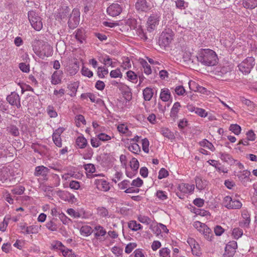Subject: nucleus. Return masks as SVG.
<instances>
[{"instance_id":"1","label":"nucleus","mask_w":257,"mask_h":257,"mask_svg":"<svg viewBox=\"0 0 257 257\" xmlns=\"http://www.w3.org/2000/svg\"><path fill=\"white\" fill-rule=\"evenodd\" d=\"M197 59L198 62L207 66H214L218 60L216 53L209 49H201L198 53Z\"/></svg>"},{"instance_id":"2","label":"nucleus","mask_w":257,"mask_h":257,"mask_svg":"<svg viewBox=\"0 0 257 257\" xmlns=\"http://www.w3.org/2000/svg\"><path fill=\"white\" fill-rule=\"evenodd\" d=\"M33 50L39 57L51 56L53 53V48L50 45L43 40L35 39L32 42Z\"/></svg>"},{"instance_id":"3","label":"nucleus","mask_w":257,"mask_h":257,"mask_svg":"<svg viewBox=\"0 0 257 257\" xmlns=\"http://www.w3.org/2000/svg\"><path fill=\"white\" fill-rule=\"evenodd\" d=\"M160 17L161 14L159 11L152 12L147 22V30L148 32L151 33L156 29L157 26L159 24Z\"/></svg>"},{"instance_id":"4","label":"nucleus","mask_w":257,"mask_h":257,"mask_svg":"<svg viewBox=\"0 0 257 257\" xmlns=\"http://www.w3.org/2000/svg\"><path fill=\"white\" fill-rule=\"evenodd\" d=\"M255 59L252 57H248L238 65L239 70L242 74H249L255 65Z\"/></svg>"},{"instance_id":"5","label":"nucleus","mask_w":257,"mask_h":257,"mask_svg":"<svg viewBox=\"0 0 257 257\" xmlns=\"http://www.w3.org/2000/svg\"><path fill=\"white\" fill-rule=\"evenodd\" d=\"M28 18L32 26L36 31H40L43 27L41 19L38 14L33 11H31L28 14Z\"/></svg>"},{"instance_id":"6","label":"nucleus","mask_w":257,"mask_h":257,"mask_svg":"<svg viewBox=\"0 0 257 257\" xmlns=\"http://www.w3.org/2000/svg\"><path fill=\"white\" fill-rule=\"evenodd\" d=\"M80 21V13L78 9H74L73 10L69 17L68 25L70 29H74L76 28Z\"/></svg>"},{"instance_id":"7","label":"nucleus","mask_w":257,"mask_h":257,"mask_svg":"<svg viewBox=\"0 0 257 257\" xmlns=\"http://www.w3.org/2000/svg\"><path fill=\"white\" fill-rule=\"evenodd\" d=\"M237 247V242L235 241H229L226 245L223 257H233Z\"/></svg>"},{"instance_id":"8","label":"nucleus","mask_w":257,"mask_h":257,"mask_svg":"<svg viewBox=\"0 0 257 257\" xmlns=\"http://www.w3.org/2000/svg\"><path fill=\"white\" fill-rule=\"evenodd\" d=\"M14 151L15 149L13 147L11 146H6L0 144V158L13 157Z\"/></svg>"},{"instance_id":"9","label":"nucleus","mask_w":257,"mask_h":257,"mask_svg":"<svg viewBox=\"0 0 257 257\" xmlns=\"http://www.w3.org/2000/svg\"><path fill=\"white\" fill-rule=\"evenodd\" d=\"M135 8L139 12H147L151 9V6L147 0H137Z\"/></svg>"},{"instance_id":"10","label":"nucleus","mask_w":257,"mask_h":257,"mask_svg":"<svg viewBox=\"0 0 257 257\" xmlns=\"http://www.w3.org/2000/svg\"><path fill=\"white\" fill-rule=\"evenodd\" d=\"M7 100L11 105L16 106L18 108L21 107L20 97L16 92H11L7 96Z\"/></svg>"},{"instance_id":"11","label":"nucleus","mask_w":257,"mask_h":257,"mask_svg":"<svg viewBox=\"0 0 257 257\" xmlns=\"http://www.w3.org/2000/svg\"><path fill=\"white\" fill-rule=\"evenodd\" d=\"M122 6L117 3H113L107 9L108 15L111 17L118 16L122 12Z\"/></svg>"},{"instance_id":"12","label":"nucleus","mask_w":257,"mask_h":257,"mask_svg":"<svg viewBox=\"0 0 257 257\" xmlns=\"http://www.w3.org/2000/svg\"><path fill=\"white\" fill-rule=\"evenodd\" d=\"M67 70L70 75H75L79 70L78 62L75 59L71 60L67 66Z\"/></svg>"},{"instance_id":"13","label":"nucleus","mask_w":257,"mask_h":257,"mask_svg":"<svg viewBox=\"0 0 257 257\" xmlns=\"http://www.w3.org/2000/svg\"><path fill=\"white\" fill-rule=\"evenodd\" d=\"M188 242L191 246L192 253L197 256H200L201 255V252L199 244L192 238L189 239Z\"/></svg>"},{"instance_id":"14","label":"nucleus","mask_w":257,"mask_h":257,"mask_svg":"<svg viewBox=\"0 0 257 257\" xmlns=\"http://www.w3.org/2000/svg\"><path fill=\"white\" fill-rule=\"evenodd\" d=\"M172 40L173 38L169 34L163 33L159 39L160 45L164 47L167 46Z\"/></svg>"},{"instance_id":"15","label":"nucleus","mask_w":257,"mask_h":257,"mask_svg":"<svg viewBox=\"0 0 257 257\" xmlns=\"http://www.w3.org/2000/svg\"><path fill=\"white\" fill-rule=\"evenodd\" d=\"M73 36L80 43H82L86 38L85 30L82 28L78 29L73 34Z\"/></svg>"},{"instance_id":"16","label":"nucleus","mask_w":257,"mask_h":257,"mask_svg":"<svg viewBox=\"0 0 257 257\" xmlns=\"http://www.w3.org/2000/svg\"><path fill=\"white\" fill-rule=\"evenodd\" d=\"M250 175V172L245 170H243V171L239 172L236 176H237L239 181H240L242 183H244L250 180L249 177Z\"/></svg>"},{"instance_id":"17","label":"nucleus","mask_w":257,"mask_h":257,"mask_svg":"<svg viewBox=\"0 0 257 257\" xmlns=\"http://www.w3.org/2000/svg\"><path fill=\"white\" fill-rule=\"evenodd\" d=\"M231 71V69L229 66H223L217 68L216 74L218 76L223 77L230 74Z\"/></svg>"},{"instance_id":"18","label":"nucleus","mask_w":257,"mask_h":257,"mask_svg":"<svg viewBox=\"0 0 257 257\" xmlns=\"http://www.w3.org/2000/svg\"><path fill=\"white\" fill-rule=\"evenodd\" d=\"M49 169L44 166H37L35 168L34 175L36 176H42L46 177L48 175Z\"/></svg>"},{"instance_id":"19","label":"nucleus","mask_w":257,"mask_h":257,"mask_svg":"<svg viewBox=\"0 0 257 257\" xmlns=\"http://www.w3.org/2000/svg\"><path fill=\"white\" fill-rule=\"evenodd\" d=\"M178 189L181 192L184 193H191L194 190V185L193 184L182 183L179 185Z\"/></svg>"},{"instance_id":"20","label":"nucleus","mask_w":257,"mask_h":257,"mask_svg":"<svg viewBox=\"0 0 257 257\" xmlns=\"http://www.w3.org/2000/svg\"><path fill=\"white\" fill-rule=\"evenodd\" d=\"M78 83L77 82H74L68 85L67 87V94L71 97L74 96L76 93Z\"/></svg>"},{"instance_id":"21","label":"nucleus","mask_w":257,"mask_h":257,"mask_svg":"<svg viewBox=\"0 0 257 257\" xmlns=\"http://www.w3.org/2000/svg\"><path fill=\"white\" fill-rule=\"evenodd\" d=\"M51 214L53 216L58 217L64 223V214L59 208H54L51 209Z\"/></svg>"},{"instance_id":"22","label":"nucleus","mask_w":257,"mask_h":257,"mask_svg":"<svg viewBox=\"0 0 257 257\" xmlns=\"http://www.w3.org/2000/svg\"><path fill=\"white\" fill-rule=\"evenodd\" d=\"M95 184L98 189L103 191H107L109 189V184L105 181L98 180L96 181Z\"/></svg>"},{"instance_id":"23","label":"nucleus","mask_w":257,"mask_h":257,"mask_svg":"<svg viewBox=\"0 0 257 257\" xmlns=\"http://www.w3.org/2000/svg\"><path fill=\"white\" fill-rule=\"evenodd\" d=\"M61 130H57L53 135V140L55 145L61 147L62 146V140L60 138V133H62Z\"/></svg>"},{"instance_id":"24","label":"nucleus","mask_w":257,"mask_h":257,"mask_svg":"<svg viewBox=\"0 0 257 257\" xmlns=\"http://www.w3.org/2000/svg\"><path fill=\"white\" fill-rule=\"evenodd\" d=\"M195 183L196 188L199 190L204 189L207 185L206 180H202V178L199 177L195 178Z\"/></svg>"},{"instance_id":"25","label":"nucleus","mask_w":257,"mask_h":257,"mask_svg":"<svg viewBox=\"0 0 257 257\" xmlns=\"http://www.w3.org/2000/svg\"><path fill=\"white\" fill-rule=\"evenodd\" d=\"M160 97L163 101H168L171 97L170 90L168 88H163L161 89Z\"/></svg>"},{"instance_id":"26","label":"nucleus","mask_w":257,"mask_h":257,"mask_svg":"<svg viewBox=\"0 0 257 257\" xmlns=\"http://www.w3.org/2000/svg\"><path fill=\"white\" fill-rule=\"evenodd\" d=\"M180 107L181 105L180 103L178 102H175L172 108H171L170 112V116L173 118L174 119L176 118L178 116V113Z\"/></svg>"},{"instance_id":"27","label":"nucleus","mask_w":257,"mask_h":257,"mask_svg":"<svg viewBox=\"0 0 257 257\" xmlns=\"http://www.w3.org/2000/svg\"><path fill=\"white\" fill-rule=\"evenodd\" d=\"M63 77V74L59 71L55 72L52 76V83L54 84H57L61 82Z\"/></svg>"},{"instance_id":"28","label":"nucleus","mask_w":257,"mask_h":257,"mask_svg":"<svg viewBox=\"0 0 257 257\" xmlns=\"http://www.w3.org/2000/svg\"><path fill=\"white\" fill-rule=\"evenodd\" d=\"M219 154L220 155V159L224 162H227L230 164H232L234 162V160L230 155L222 152H220Z\"/></svg>"},{"instance_id":"29","label":"nucleus","mask_w":257,"mask_h":257,"mask_svg":"<svg viewBox=\"0 0 257 257\" xmlns=\"http://www.w3.org/2000/svg\"><path fill=\"white\" fill-rule=\"evenodd\" d=\"M10 177L9 169L3 167L0 170V180L4 182L8 180Z\"/></svg>"},{"instance_id":"30","label":"nucleus","mask_w":257,"mask_h":257,"mask_svg":"<svg viewBox=\"0 0 257 257\" xmlns=\"http://www.w3.org/2000/svg\"><path fill=\"white\" fill-rule=\"evenodd\" d=\"M242 5L246 9H253L257 7V0H243Z\"/></svg>"},{"instance_id":"31","label":"nucleus","mask_w":257,"mask_h":257,"mask_svg":"<svg viewBox=\"0 0 257 257\" xmlns=\"http://www.w3.org/2000/svg\"><path fill=\"white\" fill-rule=\"evenodd\" d=\"M144 98L146 101H150L153 96V89L150 87H146L144 89L143 92Z\"/></svg>"},{"instance_id":"32","label":"nucleus","mask_w":257,"mask_h":257,"mask_svg":"<svg viewBox=\"0 0 257 257\" xmlns=\"http://www.w3.org/2000/svg\"><path fill=\"white\" fill-rule=\"evenodd\" d=\"M20 228L21 230V232L24 234H29L34 233V229L35 226L33 225L26 226L25 224H21L20 225Z\"/></svg>"},{"instance_id":"33","label":"nucleus","mask_w":257,"mask_h":257,"mask_svg":"<svg viewBox=\"0 0 257 257\" xmlns=\"http://www.w3.org/2000/svg\"><path fill=\"white\" fill-rule=\"evenodd\" d=\"M76 144L80 149H84L87 145V141L83 136H79L76 139Z\"/></svg>"},{"instance_id":"34","label":"nucleus","mask_w":257,"mask_h":257,"mask_svg":"<svg viewBox=\"0 0 257 257\" xmlns=\"http://www.w3.org/2000/svg\"><path fill=\"white\" fill-rule=\"evenodd\" d=\"M207 163H209L210 165L214 167L218 171H221L223 173H226L227 170H225L226 169L223 168L221 166H220L221 164L218 163V162L214 160H209L207 161Z\"/></svg>"},{"instance_id":"35","label":"nucleus","mask_w":257,"mask_h":257,"mask_svg":"<svg viewBox=\"0 0 257 257\" xmlns=\"http://www.w3.org/2000/svg\"><path fill=\"white\" fill-rule=\"evenodd\" d=\"M94 230L96 231L95 233V237L96 238H98V237L99 236H104L106 233V230L104 229V228L98 225H96L95 227H94Z\"/></svg>"},{"instance_id":"36","label":"nucleus","mask_w":257,"mask_h":257,"mask_svg":"<svg viewBox=\"0 0 257 257\" xmlns=\"http://www.w3.org/2000/svg\"><path fill=\"white\" fill-rule=\"evenodd\" d=\"M202 229L205 238L208 240H212V238L213 237V235L212 233L211 230L206 225L203 227Z\"/></svg>"},{"instance_id":"37","label":"nucleus","mask_w":257,"mask_h":257,"mask_svg":"<svg viewBox=\"0 0 257 257\" xmlns=\"http://www.w3.org/2000/svg\"><path fill=\"white\" fill-rule=\"evenodd\" d=\"M7 131L14 137H18L20 135L19 128L15 125H10L7 127Z\"/></svg>"},{"instance_id":"38","label":"nucleus","mask_w":257,"mask_h":257,"mask_svg":"<svg viewBox=\"0 0 257 257\" xmlns=\"http://www.w3.org/2000/svg\"><path fill=\"white\" fill-rule=\"evenodd\" d=\"M128 227L133 231H137L142 228V225L137 223L136 221L132 220L128 223Z\"/></svg>"},{"instance_id":"39","label":"nucleus","mask_w":257,"mask_h":257,"mask_svg":"<svg viewBox=\"0 0 257 257\" xmlns=\"http://www.w3.org/2000/svg\"><path fill=\"white\" fill-rule=\"evenodd\" d=\"M56 20L60 22H63L64 18V9L63 8L58 10V12L55 13Z\"/></svg>"},{"instance_id":"40","label":"nucleus","mask_w":257,"mask_h":257,"mask_svg":"<svg viewBox=\"0 0 257 257\" xmlns=\"http://www.w3.org/2000/svg\"><path fill=\"white\" fill-rule=\"evenodd\" d=\"M80 232L81 234H85L86 236H88L90 235L93 230L92 228L90 226L85 225L83 226L80 228Z\"/></svg>"},{"instance_id":"41","label":"nucleus","mask_w":257,"mask_h":257,"mask_svg":"<svg viewBox=\"0 0 257 257\" xmlns=\"http://www.w3.org/2000/svg\"><path fill=\"white\" fill-rule=\"evenodd\" d=\"M242 206V203L237 200L236 199H232V201L231 202V204L229 206V209H239Z\"/></svg>"},{"instance_id":"42","label":"nucleus","mask_w":257,"mask_h":257,"mask_svg":"<svg viewBox=\"0 0 257 257\" xmlns=\"http://www.w3.org/2000/svg\"><path fill=\"white\" fill-rule=\"evenodd\" d=\"M200 144L201 146L203 147H206L211 151L213 152L215 151V147L212 145V144L207 141L206 139L203 140L200 143Z\"/></svg>"},{"instance_id":"43","label":"nucleus","mask_w":257,"mask_h":257,"mask_svg":"<svg viewBox=\"0 0 257 257\" xmlns=\"http://www.w3.org/2000/svg\"><path fill=\"white\" fill-rule=\"evenodd\" d=\"M141 64L144 68V73L147 75H149L152 73L151 68L150 65L148 64L147 62L144 60L141 61Z\"/></svg>"},{"instance_id":"44","label":"nucleus","mask_w":257,"mask_h":257,"mask_svg":"<svg viewBox=\"0 0 257 257\" xmlns=\"http://www.w3.org/2000/svg\"><path fill=\"white\" fill-rule=\"evenodd\" d=\"M126 75L128 79L130 81L133 82V83H137L138 81V76L134 72L130 70L127 72Z\"/></svg>"},{"instance_id":"45","label":"nucleus","mask_w":257,"mask_h":257,"mask_svg":"<svg viewBox=\"0 0 257 257\" xmlns=\"http://www.w3.org/2000/svg\"><path fill=\"white\" fill-rule=\"evenodd\" d=\"M229 130L235 135H238L240 133L241 128V127L237 124H232L229 126Z\"/></svg>"},{"instance_id":"46","label":"nucleus","mask_w":257,"mask_h":257,"mask_svg":"<svg viewBox=\"0 0 257 257\" xmlns=\"http://www.w3.org/2000/svg\"><path fill=\"white\" fill-rule=\"evenodd\" d=\"M129 151L134 154H138L141 152V149L139 145L137 143H133L128 147Z\"/></svg>"},{"instance_id":"47","label":"nucleus","mask_w":257,"mask_h":257,"mask_svg":"<svg viewBox=\"0 0 257 257\" xmlns=\"http://www.w3.org/2000/svg\"><path fill=\"white\" fill-rule=\"evenodd\" d=\"M242 230L238 227L234 228L232 230V235L235 239H238L242 235Z\"/></svg>"},{"instance_id":"48","label":"nucleus","mask_w":257,"mask_h":257,"mask_svg":"<svg viewBox=\"0 0 257 257\" xmlns=\"http://www.w3.org/2000/svg\"><path fill=\"white\" fill-rule=\"evenodd\" d=\"M77 199L74 195L70 192L65 191V201H68L71 203H74L76 201Z\"/></svg>"},{"instance_id":"49","label":"nucleus","mask_w":257,"mask_h":257,"mask_svg":"<svg viewBox=\"0 0 257 257\" xmlns=\"http://www.w3.org/2000/svg\"><path fill=\"white\" fill-rule=\"evenodd\" d=\"M193 110L196 114H197L200 116L205 117L207 115V113L205 110L201 108L194 107Z\"/></svg>"},{"instance_id":"50","label":"nucleus","mask_w":257,"mask_h":257,"mask_svg":"<svg viewBox=\"0 0 257 257\" xmlns=\"http://www.w3.org/2000/svg\"><path fill=\"white\" fill-rule=\"evenodd\" d=\"M97 70V75L101 78L104 77L105 75L108 73V70L102 67H99Z\"/></svg>"},{"instance_id":"51","label":"nucleus","mask_w":257,"mask_h":257,"mask_svg":"<svg viewBox=\"0 0 257 257\" xmlns=\"http://www.w3.org/2000/svg\"><path fill=\"white\" fill-rule=\"evenodd\" d=\"M53 248L54 249H59L61 252L63 256H64V249H63V245L62 243L59 241H56L52 244Z\"/></svg>"},{"instance_id":"52","label":"nucleus","mask_w":257,"mask_h":257,"mask_svg":"<svg viewBox=\"0 0 257 257\" xmlns=\"http://www.w3.org/2000/svg\"><path fill=\"white\" fill-rule=\"evenodd\" d=\"M110 76L111 78H121L122 74L120 69L117 68L110 71Z\"/></svg>"},{"instance_id":"53","label":"nucleus","mask_w":257,"mask_h":257,"mask_svg":"<svg viewBox=\"0 0 257 257\" xmlns=\"http://www.w3.org/2000/svg\"><path fill=\"white\" fill-rule=\"evenodd\" d=\"M242 216L243 217L244 220L243 222H241V224H243V226H247L250 223V217L248 215V214L246 212H244L242 213Z\"/></svg>"},{"instance_id":"54","label":"nucleus","mask_w":257,"mask_h":257,"mask_svg":"<svg viewBox=\"0 0 257 257\" xmlns=\"http://www.w3.org/2000/svg\"><path fill=\"white\" fill-rule=\"evenodd\" d=\"M84 168L86 171L89 173H93L95 172V167L93 164H87L84 166Z\"/></svg>"},{"instance_id":"55","label":"nucleus","mask_w":257,"mask_h":257,"mask_svg":"<svg viewBox=\"0 0 257 257\" xmlns=\"http://www.w3.org/2000/svg\"><path fill=\"white\" fill-rule=\"evenodd\" d=\"M81 73L83 76H87L89 78L93 76V72L88 68L83 66L81 69Z\"/></svg>"},{"instance_id":"56","label":"nucleus","mask_w":257,"mask_h":257,"mask_svg":"<svg viewBox=\"0 0 257 257\" xmlns=\"http://www.w3.org/2000/svg\"><path fill=\"white\" fill-rule=\"evenodd\" d=\"M143 150L148 153L149 152V142L148 139L145 138L142 140Z\"/></svg>"},{"instance_id":"57","label":"nucleus","mask_w":257,"mask_h":257,"mask_svg":"<svg viewBox=\"0 0 257 257\" xmlns=\"http://www.w3.org/2000/svg\"><path fill=\"white\" fill-rule=\"evenodd\" d=\"M159 254L162 257H170V250L167 247L162 248L160 250Z\"/></svg>"},{"instance_id":"58","label":"nucleus","mask_w":257,"mask_h":257,"mask_svg":"<svg viewBox=\"0 0 257 257\" xmlns=\"http://www.w3.org/2000/svg\"><path fill=\"white\" fill-rule=\"evenodd\" d=\"M67 212L70 216L74 218H79L81 217V215L79 212L75 211L72 208L68 209Z\"/></svg>"},{"instance_id":"59","label":"nucleus","mask_w":257,"mask_h":257,"mask_svg":"<svg viewBox=\"0 0 257 257\" xmlns=\"http://www.w3.org/2000/svg\"><path fill=\"white\" fill-rule=\"evenodd\" d=\"M138 220L143 223L149 224L151 222V219L148 216L140 215L138 216Z\"/></svg>"},{"instance_id":"60","label":"nucleus","mask_w":257,"mask_h":257,"mask_svg":"<svg viewBox=\"0 0 257 257\" xmlns=\"http://www.w3.org/2000/svg\"><path fill=\"white\" fill-rule=\"evenodd\" d=\"M162 134L165 137L171 139L173 137V135L172 133L169 131V129L165 128H163L161 131Z\"/></svg>"},{"instance_id":"61","label":"nucleus","mask_w":257,"mask_h":257,"mask_svg":"<svg viewBox=\"0 0 257 257\" xmlns=\"http://www.w3.org/2000/svg\"><path fill=\"white\" fill-rule=\"evenodd\" d=\"M76 119L77 120L76 121V125L77 126H80V122H81L83 124H86V120L84 116L81 114H79L76 116Z\"/></svg>"},{"instance_id":"62","label":"nucleus","mask_w":257,"mask_h":257,"mask_svg":"<svg viewBox=\"0 0 257 257\" xmlns=\"http://www.w3.org/2000/svg\"><path fill=\"white\" fill-rule=\"evenodd\" d=\"M10 219V218H6V217L4 218L3 222L0 223V230L4 232L6 231L7 227L9 223V220Z\"/></svg>"},{"instance_id":"63","label":"nucleus","mask_w":257,"mask_h":257,"mask_svg":"<svg viewBox=\"0 0 257 257\" xmlns=\"http://www.w3.org/2000/svg\"><path fill=\"white\" fill-rule=\"evenodd\" d=\"M169 175V173L167 170L164 168H162L159 171L158 179H162L164 178L167 177Z\"/></svg>"},{"instance_id":"64","label":"nucleus","mask_w":257,"mask_h":257,"mask_svg":"<svg viewBox=\"0 0 257 257\" xmlns=\"http://www.w3.org/2000/svg\"><path fill=\"white\" fill-rule=\"evenodd\" d=\"M136 247H137L136 243H130L125 246V252L127 253H130Z\"/></svg>"}]
</instances>
